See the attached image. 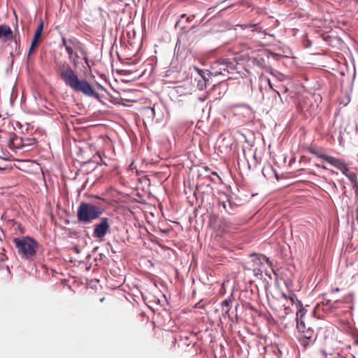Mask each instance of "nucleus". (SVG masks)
<instances>
[{
	"label": "nucleus",
	"instance_id": "33",
	"mask_svg": "<svg viewBox=\"0 0 358 358\" xmlns=\"http://www.w3.org/2000/svg\"><path fill=\"white\" fill-rule=\"evenodd\" d=\"M266 275L269 278H271V274H270V273H268L267 271H266Z\"/></svg>",
	"mask_w": 358,
	"mask_h": 358
},
{
	"label": "nucleus",
	"instance_id": "28",
	"mask_svg": "<svg viewBox=\"0 0 358 358\" xmlns=\"http://www.w3.org/2000/svg\"><path fill=\"white\" fill-rule=\"evenodd\" d=\"M83 59H84V61H85V64L88 66V67L90 68L88 57H84Z\"/></svg>",
	"mask_w": 358,
	"mask_h": 358
},
{
	"label": "nucleus",
	"instance_id": "27",
	"mask_svg": "<svg viewBox=\"0 0 358 358\" xmlns=\"http://www.w3.org/2000/svg\"><path fill=\"white\" fill-rule=\"evenodd\" d=\"M194 17V15L187 16L185 20L187 22H190L192 21Z\"/></svg>",
	"mask_w": 358,
	"mask_h": 358
},
{
	"label": "nucleus",
	"instance_id": "31",
	"mask_svg": "<svg viewBox=\"0 0 358 358\" xmlns=\"http://www.w3.org/2000/svg\"><path fill=\"white\" fill-rule=\"evenodd\" d=\"M340 289L339 288L336 287L335 289H333V292H338Z\"/></svg>",
	"mask_w": 358,
	"mask_h": 358
},
{
	"label": "nucleus",
	"instance_id": "5",
	"mask_svg": "<svg viewBox=\"0 0 358 358\" xmlns=\"http://www.w3.org/2000/svg\"><path fill=\"white\" fill-rule=\"evenodd\" d=\"M92 237L94 238L102 239L109 231L110 220L108 217H103L99 221L94 224Z\"/></svg>",
	"mask_w": 358,
	"mask_h": 358
},
{
	"label": "nucleus",
	"instance_id": "32",
	"mask_svg": "<svg viewBox=\"0 0 358 358\" xmlns=\"http://www.w3.org/2000/svg\"><path fill=\"white\" fill-rule=\"evenodd\" d=\"M273 92H275V93L278 96H280V93H279L278 91H276V90H273Z\"/></svg>",
	"mask_w": 358,
	"mask_h": 358
},
{
	"label": "nucleus",
	"instance_id": "11",
	"mask_svg": "<svg viewBox=\"0 0 358 358\" xmlns=\"http://www.w3.org/2000/svg\"><path fill=\"white\" fill-rule=\"evenodd\" d=\"M199 72V74L202 79V80H199L198 87L200 90H203V87H206V83L208 81L209 78L213 76L211 75V69L210 70H199L196 69Z\"/></svg>",
	"mask_w": 358,
	"mask_h": 358
},
{
	"label": "nucleus",
	"instance_id": "13",
	"mask_svg": "<svg viewBox=\"0 0 358 358\" xmlns=\"http://www.w3.org/2000/svg\"><path fill=\"white\" fill-rule=\"evenodd\" d=\"M66 51L68 54L69 60L70 62L76 67L78 65V62L76 60V59L73 57L74 52L73 48L70 46H66L65 48Z\"/></svg>",
	"mask_w": 358,
	"mask_h": 358
},
{
	"label": "nucleus",
	"instance_id": "35",
	"mask_svg": "<svg viewBox=\"0 0 358 358\" xmlns=\"http://www.w3.org/2000/svg\"><path fill=\"white\" fill-rule=\"evenodd\" d=\"M98 86H99V88H101L102 90L104 89L102 85H101L100 84H98Z\"/></svg>",
	"mask_w": 358,
	"mask_h": 358
},
{
	"label": "nucleus",
	"instance_id": "37",
	"mask_svg": "<svg viewBox=\"0 0 358 358\" xmlns=\"http://www.w3.org/2000/svg\"><path fill=\"white\" fill-rule=\"evenodd\" d=\"M323 354H324V355H325V356H327V353H325V352H324V351L323 352Z\"/></svg>",
	"mask_w": 358,
	"mask_h": 358
},
{
	"label": "nucleus",
	"instance_id": "3",
	"mask_svg": "<svg viewBox=\"0 0 358 358\" xmlns=\"http://www.w3.org/2000/svg\"><path fill=\"white\" fill-rule=\"evenodd\" d=\"M13 243L17 254L25 259H31L38 249V243L29 236L15 238Z\"/></svg>",
	"mask_w": 358,
	"mask_h": 358
},
{
	"label": "nucleus",
	"instance_id": "20",
	"mask_svg": "<svg viewBox=\"0 0 358 358\" xmlns=\"http://www.w3.org/2000/svg\"><path fill=\"white\" fill-rule=\"evenodd\" d=\"M145 113L149 117L153 119L155 116V110L154 108L149 107L145 109Z\"/></svg>",
	"mask_w": 358,
	"mask_h": 358
},
{
	"label": "nucleus",
	"instance_id": "34",
	"mask_svg": "<svg viewBox=\"0 0 358 358\" xmlns=\"http://www.w3.org/2000/svg\"><path fill=\"white\" fill-rule=\"evenodd\" d=\"M73 57L76 59V60L77 61V58H78V56L77 54H75L73 55Z\"/></svg>",
	"mask_w": 358,
	"mask_h": 358
},
{
	"label": "nucleus",
	"instance_id": "17",
	"mask_svg": "<svg viewBox=\"0 0 358 358\" xmlns=\"http://www.w3.org/2000/svg\"><path fill=\"white\" fill-rule=\"evenodd\" d=\"M68 41H69V44L71 45L75 48L78 49L82 45V43L75 37H72V38L68 39Z\"/></svg>",
	"mask_w": 358,
	"mask_h": 358
},
{
	"label": "nucleus",
	"instance_id": "39",
	"mask_svg": "<svg viewBox=\"0 0 358 358\" xmlns=\"http://www.w3.org/2000/svg\"><path fill=\"white\" fill-rule=\"evenodd\" d=\"M323 354H324V355H325V356H327V353H325V352H324V351L323 352Z\"/></svg>",
	"mask_w": 358,
	"mask_h": 358
},
{
	"label": "nucleus",
	"instance_id": "23",
	"mask_svg": "<svg viewBox=\"0 0 358 358\" xmlns=\"http://www.w3.org/2000/svg\"><path fill=\"white\" fill-rule=\"evenodd\" d=\"M0 159H4V160H8V159H9V157L8 156V155L4 152V151L3 150V149L1 148H0Z\"/></svg>",
	"mask_w": 358,
	"mask_h": 358
},
{
	"label": "nucleus",
	"instance_id": "29",
	"mask_svg": "<svg viewBox=\"0 0 358 358\" xmlns=\"http://www.w3.org/2000/svg\"><path fill=\"white\" fill-rule=\"evenodd\" d=\"M223 311H224V316H229V308H227V310H224Z\"/></svg>",
	"mask_w": 358,
	"mask_h": 358
},
{
	"label": "nucleus",
	"instance_id": "16",
	"mask_svg": "<svg viewBox=\"0 0 358 358\" xmlns=\"http://www.w3.org/2000/svg\"><path fill=\"white\" fill-rule=\"evenodd\" d=\"M225 196L227 199L229 210H230L232 212V214H233L234 212L235 208L237 206V204L232 201V197H231L229 196H228L227 195H225Z\"/></svg>",
	"mask_w": 358,
	"mask_h": 358
},
{
	"label": "nucleus",
	"instance_id": "18",
	"mask_svg": "<svg viewBox=\"0 0 358 358\" xmlns=\"http://www.w3.org/2000/svg\"><path fill=\"white\" fill-rule=\"evenodd\" d=\"M19 139L17 137L10 138L7 142L8 147L13 150L15 149V148H18V145H16L15 143V141H17Z\"/></svg>",
	"mask_w": 358,
	"mask_h": 358
},
{
	"label": "nucleus",
	"instance_id": "2",
	"mask_svg": "<svg viewBox=\"0 0 358 358\" xmlns=\"http://www.w3.org/2000/svg\"><path fill=\"white\" fill-rule=\"evenodd\" d=\"M104 212V209L90 202L82 201L77 209L78 220L82 224H90L99 218Z\"/></svg>",
	"mask_w": 358,
	"mask_h": 358
},
{
	"label": "nucleus",
	"instance_id": "26",
	"mask_svg": "<svg viewBox=\"0 0 358 358\" xmlns=\"http://www.w3.org/2000/svg\"><path fill=\"white\" fill-rule=\"evenodd\" d=\"M215 8H216V7H210V8H209L207 10V13L206 14V15L204 16V17H207L208 15H209L212 14V13L214 12V10H215Z\"/></svg>",
	"mask_w": 358,
	"mask_h": 358
},
{
	"label": "nucleus",
	"instance_id": "19",
	"mask_svg": "<svg viewBox=\"0 0 358 358\" xmlns=\"http://www.w3.org/2000/svg\"><path fill=\"white\" fill-rule=\"evenodd\" d=\"M231 302L232 301L231 299V297L224 299L221 303L222 310H224L225 308H229L231 304Z\"/></svg>",
	"mask_w": 358,
	"mask_h": 358
},
{
	"label": "nucleus",
	"instance_id": "8",
	"mask_svg": "<svg viewBox=\"0 0 358 358\" xmlns=\"http://www.w3.org/2000/svg\"><path fill=\"white\" fill-rule=\"evenodd\" d=\"M305 315L304 309L301 308V310H299L297 313V323H296V328L299 330V331L302 334L304 331H306L308 329H311L312 327L310 326H307L303 320V316Z\"/></svg>",
	"mask_w": 358,
	"mask_h": 358
},
{
	"label": "nucleus",
	"instance_id": "36",
	"mask_svg": "<svg viewBox=\"0 0 358 358\" xmlns=\"http://www.w3.org/2000/svg\"><path fill=\"white\" fill-rule=\"evenodd\" d=\"M272 270H273V273H274L275 275H277V274H276L275 271L273 270V268H272Z\"/></svg>",
	"mask_w": 358,
	"mask_h": 358
},
{
	"label": "nucleus",
	"instance_id": "7",
	"mask_svg": "<svg viewBox=\"0 0 358 358\" xmlns=\"http://www.w3.org/2000/svg\"><path fill=\"white\" fill-rule=\"evenodd\" d=\"M250 257H252L251 262H248L247 265L245 266L247 267H256V266H260L264 263H266L270 267H273V263L269 259L268 257H266L263 255H256L255 254L250 255Z\"/></svg>",
	"mask_w": 358,
	"mask_h": 358
},
{
	"label": "nucleus",
	"instance_id": "12",
	"mask_svg": "<svg viewBox=\"0 0 358 358\" xmlns=\"http://www.w3.org/2000/svg\"><path fill=\"white\" fill-rule=\"evenodd\" d=\"M4 37L6 39L13 38V31L10 27L6 24L0 25V38Z\"/></svg>",
	"mask_w": 358,
	"mask_h": 358
},
{
	"label": "nucleus",
	"instance_id": "4",
	"mask_svg": "<svg viewBox=\"0 0 358 358\" xmlns=\"http://www.w3.org/2000/svg\"><path fill=\"white\" fill-rule=\"evenodd\" d=\"M236 62L228 58H220L211 64V75L213 77L221 76L222 80L229 78L230 74L236 71Z\"/></svg>",
	"mask_w": 358,
	"mask_h": 358
},
{
	"label": "nucleus",
	"instance_id": "1",
	"mask_svg": "<svg viewBox=\"0 0 358 358\" xmlns=\"http://www.w3.org/2000/svg\"><path fill=\"white\" fill-rule=\"evenodd\" d=\"M59 69V77L67 87L85 96L100 99L99 94L94 90L90 83L85 79H80L70 66H66L65 64H63Z\"/></svg>",
	"mask_w": 358,
	"mask_h": 358
},
{
	"label": "nucleus",
	"instance_id": "14",
	"mask_svg": "<svg viewBox=\"0 0 358 358\" xmlns=\"http://www.w3.org/2000/svg\"><path fill=\"white\" fill-rule=\"evenodd\" d=\"M43 22L42 20H40V23L38 24L33 37L34 40L38 41V39L41 38V34L43 33Z\"/></svg>",
	"mask_w": 358,
	"mask_h": 358
},
{
	"label": "nucleus",
	"instance_id": "25",
	"mask_svg": "<svg viewBox=\"0 0 358 358\" xmlns=\"http://www.w3.org/2000/svg\"><path fill=\"white\" fill-rule=\"evenodd\" d=\"M80 50L81 55L84 57H87V51L82 47V45L78 48Z\"/></svg>",
	"mask_w": 358,
	"mask_h": 358
},
{
	"label": "nucleus",
	"instance_id": "38",
	"mask_svg": "<svg viewBox=\"0 0 358 358\" xmlns=\"http://www.w3.org/2000/svg\"><path fill=\"white\" fill-rule=\"evenodd\" d=\"M323 354H324V355H325V356H327V353H325V352H324V351L323 352Z\"/></svg>",
	"mask_w": 358,
	"mask_h": 358
},
{
	"label": "nucleus",
	"instance_id": "9",
	"mask_svg": "<svg viewBox=\"0 0 358 358\" xmlns=\"http://www.w3.org/2000/svg\"><path fill=\"white\" fill-rule=\"evenodd\" d=\"M317 156L321 159L327 162L329 164L336 167L338 169L345 163L343 161L339 159L335 158L331 156H329L326 154H317Z\"/></svg>",
	"mask_w": 358,
	"mask_h": 358
},
{
	"label": "nucleus",
	"instance_id": "30",
	"mask_svg": "<svg viewBox=\"0 0 358 358\" xmlns=\"http://www.w3.org/2000/svg\"><path fill=\"white\" fill-rule=\"evenodd\" d=\"M187 17V15H186V14H182V15H181V16H180V20H182V19H183V18H185V19H186V17Z\"/></svg>",
	"mask_w": 358,
	"mask_h": 358
},
{
	"label": "nucleus",
	"instance_id": "22",
	"mask_svg": "<svg viewBox=\"0 0 358 358\" xmlns=\"http://www.w3.org/2000/svg\"><path fill=\"white\" fill-rule=\"evenodd\" d=\"M37 43H38V41L32 39L31 45L29 49V52H28L29 55H30L31 54V52L34 50L36 46L37 45Z\"/></svg>",
	"mask_w": 358,
	"mask_h": 358
},
{
	"label": "nucleus",
	"instance_id": "24",
	"mask_svg": "<svg viewBox=\"0 0 358 358\" xmlns=\"http://www.w3.org/2000/svg\"><path fill=\"white\" fill-rule=\"evenodd\" d=\"M62 46H64L65 48H66V46H70V45H69L68 40L64 36H62Z\"/></svg>",
	"mask_w": 358,
	"mask_h": 358
},
{
	"label": "nucleus",
	"instance_id": "15",
	"mask_svg": "<svg viewBox=\"0 0 358 358\" xmlns=\"http://www.w3.org/2000/svg\"><path fill=\"white\" fill-rule=\"evenodd\" d=\"M244 268L247 269L248 271H252L255 277H257V278L261 279L262 278V270L260 268H259L258 266L253 267V268L244 266Z\"/></svg>",
	"mask_w": 358,
	"mask_h": 358
},
{
	"label": "nucleus",
	"instance_id": "6",
	"mask_svg": "<svg viewBox=\"0 0 358 358\" xmlns=\"http://www.w3.org/2000/svg\"><path fill=\"white\" fill-rule=\"evenodd\" d=\"M301 336L302 338L300 340V342L305 348L312 346L315 343L317 338V334L315 332L313 328L311 329H308L306 331H303Z\"/></svg>",
	"mask_w": 358,
	"mask_h": 358
},
{
	"label": "nucleus",
	"instance_id": "10",
	"mask_svg": "<svg viewBox=\"0 0 358 358\" xmlns=\"http://www.w3.org/2000/svg\"><path fill=\"white\" fill-rule=\"evenodd\" d=\"M339 170L341 171V173L345 175L348 179L354 185H356V186H358V182H357V174L355 173H353V172H350L349 171V169L347 166V164L345 163H344L341 166V168L339 169Z\"/></svg>",
	"mask_w": 358,
	"mask_h": 358
},
{
	"label": "nucleus",
	"instance_id": "21",
	"mask_svg": "<svg viewBox=\"0 0 358 358\" xmlns=\"http://www.w3.org/2000/svg\"><path fill=\"white\" fill-rule=\"evenodd\" d=\"M219 204L223 207V208L226 210V212L229 213V214H232V212L229 210L228 203L227 201H219Z\"/></svg>",
	"mask_w": 358,
	"mask_h": 358
},
{
	"label": "nucleus",
	"instance_id": "40",
	"mask_svg": "<svg viewBox=\"0 0 358 358\" xmlns=\"http://www.w3.org/2000/svg\"><path fill=\"white\" fill-rule=\"evenodd\" d=\"M269 85H270V87H271V89H273L272 85H271V83H269Z\"/></svg>",
	"mask_w": 358,
	"mask_h": 358
}]
</instances>
